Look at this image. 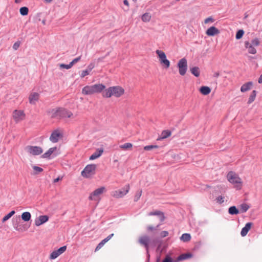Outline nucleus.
Wrapping results in <instances>:
<instances>
[{
	"label": "nucleus",
	"instance_id": "f257e3e1",
	"mask_svg": "<svg viewBox=\"0 0 262 262\" xmlns=\"http://www.w3.org/2000/svg\"><path fill=\"white\" fill-rule=\"evenodd\" d=\"M72 116L73 113L71 111L63 107H58L52 111L51 117L52 118L61 119L65 118H70Z\"/></svg>",
	"mask_w": 262,
	"mask_h": 262
},
{
	"label": "nucleus",
	"instance_id": "f03ea898",
	"mask_svg": "<svg viewBox=\"0 0 262 262\" xmlns=\"http://www.w3.org/2000/svg\"><path fill=\"white\" fill-rule=\"evenodd\" d=\"M105 88V86L103 84H95L90 86L86 85L82 89V93L84 95H92L94 93L101 92Z\"/></svg>",
	"mask_w": 262,
	"mask_h": 262
},
{
	"label": "nucleus",
	"instance_id": "7ed1b4c3",
	"mask_svg": "<svg viewBox=\"0 0 262 262\" xmlns=\"http://www.w3.org/2000/svg\"><path fill=\"white\" fill-rule=\"evenodd\" d=\"M97 165L94 164L87 165L81 171V176L85 178H89L96 173Z\"/></svg>",
	"mask_w": 262,
	"mask_h": 262
},
{
	"label": "nucleus",
	"instance_id": "20e7f679",
	"mask_svg": "<svg viewBox=\"0 0 262 262\" xmlns=\"http://www.w3.org/2000/svg\"><path fill=\"white\" fill-rule=\"evenodd\" d=\"M20 216H15L12 219V225L15 230L19 232H23L28 230L30 226L26 224H20Z\"/></svg>",
	"mask_w": 262,
	"mask_h": 262
},
{
	"label": "nucleus",
	"instance_id": "39448f33",
	"mask_svg": "<svg viewBox=\"0 0 262 262\" xmlns=\"http://www.w3.org/2000/svg\"><path fill=\"white\" fill-rule=\"evenodd\" d=\"M155 242V239L151 240L150 237L147 235L141 236L138 239V243L141 246H143L146 249L147 254H148L149 245Z\"/></svg>",
	"mask_w": 262,
	"mask_h": 262
},
{
	"label": "nucleus",
	"instance_id": "423d86ee",
	"mask_svg": "<svg viewBox=\"0 0 262 262\" xmlns=\"http://www.w3.org/2000/svg\"><path fill=\"white\" fill-rule=\"evenodd\" d=\"M178 67L180 74L184 76L186 74L187 69V60L185 58L180 59L178 63Z\"/></svg>",
	"mask_w": 262,
	"mask_h": 262
},
{
	"label": "nucleus",
	"instance_id": "0eeeda50",
	"mask_svg": "<svg viewBox=\"0 0 262 262\" xmlns=\"http://www.w3.org/2000/svg\"><path fill=\"white\" fill-rule=\"evenodd\" d=\"M26 149L28 153L33 156L39 155L43 151L41 147L37 146L29 145L27 146Z\"/></svg>",
	"mask_w": 262,
	"mask_h": 262
},
{
	"label": "nucleus",
	"instance_id": "6e6552de",
	"mask_svg": "<svg viewBox=\"0 0 262 262\" xmlns=\"http://www.w3.org/2000/svg\"><path fill=\"white\" fill-rule=\"evenodd\" d=\"M105 191L104 187H101L95 190L89 196V199L90 200L97 201L99 200V196Z\"/></svg>",
	"mask_w": 262,
	"mask_h": 262
},
{
	"label": "nucleus",
	"instance_id": "1a4fd4ad",
	"mask_svg": "<svg viewBox=\"0 0 262 262\" xmlns=\"http://www.w3.org/2000/svg\"><path fill=\"white\" fill-rule=\"evenodd\" d=\"M228 180L231 183H241V178L234 172L230 171L227 175Z\"/></svg>",
	"mask_w": 262,
	"mask_h": 262
},
{
	"label": "nucleus",
	"instance_id": "9d476101",
	"mask_svg": "<svg viewBox=\"0 0 262 262\" xmlns=\"http://www.w3.org/2000/svg\"><path fill=\"white\" fill-rule=\"evenodd\" d=\"M13 117L15 121L17 122L25 118V114L22 110H15L13 112Z\"/></svg>",
	"mask_w": 262,
	"mask_h": 262
},
{
	"label": "nucleus",
	"instance_id": "9b49d317",
	"mask_svg": "<svg viewBox=\"0 0 262 262\" xmlns=\"http://www.w3.org/2000/svg\"><path fill=\"white\" fill-rule=\"evenodd\" d=\"M129 184H127L121 189L118 191H116V198L123 197L129 191Z\"/></svg>",
	"mask_w": 262,
	"mask_h": 262
},
{
	"label": "nucleus",
	"instance_id": "f8f14e48",
	"mask_svg": "<svg viewBox=\"0 0 262 262\" xmlns=\"http://www.w3.org/2000/svg\"><path fill=\"white\" fill-rule=\"evenodd\" d=\"M49 219V217L47 215H40L38 217L35 219V225L36 226H40L41 225L48 222Z\"/></svg>",
	"mask_w": 262,
	"mask_h": 262
},
{
	"label": "nucleus",
	"instance_id": "ddd939ff",
	"mask_svg": "<svg viewBox=\"0 0 262 262\" xmlns=\"http://www.w3.org/2000/svg\"><path fill=\"white\" fill-rule=\"evenodd\" d=\"M62 136V134L58 130H54L50 137V141L53 143H56L59 140V138Z\"/></svg>",
	"mask_w": 262,
	"mask_h": 262
},
{
	"label": "nucleus",
	"instance_id": "4468645a",
	"mask_svg": "<svg viewBox=\"0 0 262 262\" xmlns=\"http://www.w3.org/2000/svg\"><path fill=\"white\" fill-rule=\"evenodd\" d=\"M113 236L114 234L112 233L110 234L108 236H107L106 238L103 239L102 241H101L96 247L95 251L96 252L99 250L104 245V244L106 242H107Z\"/></svg>",
	"mask_w": 262,
	"mask_h": 262
},
{
	"label": "nucleus",
	"instance_id": "2eb2a0df",
	"mask_svg": "<svg viewBox=\"0 0 262 262\" xmlns=\"http://www.w3.org/2000/svg\"><path fill=\"white\" fill-rule=\"evenodd\" d=\"M219 33L220 31L219 29L214 26L208 28L206 32V34L209 36H213L215 35L219 34Z\"/></svg>",
	"mask_w": 262,
	"mask_h": 262
},
{
	"label": "nucleus",
	"instance_id": "dca6fc26",
	"mask_svg": "<svg viewBox=\"0 0 262 262\" xmlns=\"http://www.w3.org/2000/svg\"><path fill=\"white\" fill-rule=\"evenodd\" d=\"M148 215L149 216H151V215L158 216L159 217L160 220L161 222H163L165 219L164 213L159 210H156L155 211L150 212L148 213Z\"/></svg>",
	"mask_w": 262,
	"mask_h": 262
},
{
	"label": "nucleus",
	"instance_id": "f3484780",
	"mask_svg": "<svg viewBox=\"0 0 262 262\" xmlns=\"http://www.w3.org/2000/svg\"><path fill=\"white\" fill-rule=\"evenodd\" d=\"M103 152V148H100L96 149V151L94 152L89 158L90 160H94L100 157Z\"/></svg>",
	"mask_w": 262,
	"mask_h": 262
},
{
	"label": "nucleus",
	"instance_id": "a211bd4d",
	"mask_svg": "<svg viewBox=\"0 0 262 262\" xmlns=\"http://www.w3.org/2000/svg\"><path fill=\"white\" fill-rule=\"evenodd\" d=\"M253 225V223L251 222L247 223L245 226L242 228V231L241 232V234L242 236H246L249 230L251 229L252 226Z\"/></svg>",
	"mask_w": 262,
	"mask_h": 262
},
{
	"label": "nucleus",
	"instance_id": "6ab92c4d",
	"mask_svg": "<svg viewBox=\"0 0 262 262\" xmlns=\"http://www.w3.org/2000/svg\"><path fill=\"white\" fill-rule=\"evenodd\" d=\"M114 93H115V86L109 88L104 91L102 94L103 97L110 98L113 95Z\"/></svg>",
	"mask_w": 262,
	"mask_h": 262
},
{
	"label": "nucleus",
	"instance_id": "aec40b11",
	"mask_svg": "<svg viewBox=\"0 0 262 262\" xmlns=\"http://www.w3.org/2000/svg\"><path fill=\"white\" fill-rule=\"evenodd\" d=\"M39 97V95L37 93H33L30 94L29 97V102L31 104L35 103V101L38 100Z\"/></svg>",
	"mask_w": 262,
	"mask_h": 262
},
{
	"label": "nucleus",
	"instance_id": "412c9836",
	"mask_svg": "<svg viewBox=\"0 0 262 262\" xmlns=\"http://www.w3.org/2000/svg\"><path fill=\"white\" fill-rule=\"evenodd\" d=\"M56 147L49 148L47 151L41 155V158L50 159L51 155L56 150Z\"/></svg>",
	"mask_w": 262,
	"mask_h": 262
},
{
	"label": "nucleus",
	"instance_id": "4be33fe9",
	"mask_svg": "<svg viewBox=\"0 0 262 262\" xmlns=\"http://www.w3.org/2000/svg\"><path fill=\"white\" fill-rule=\"evenodd\" d=\"M253 85V83L251 81L248 82L244 84L241 88V91L242 92H246L250 90L251 86Z\"/></svg>",
	"mask_w": 262,
	"mask_h": 262
},
{
	"label": "nucleus",
	"instance_id": "5701e85b",
	"mask_svg": "<svg viewBox=\"0 0 262 262\" xmlns=\"http://www.w3.org/2000/svg\"><path fill=\"white\" fill-rule=\"evenodd\" d=\"M245 47L248 49V53L250 54H255L256 53V50L250 44L249 41H246L245 43Z\"/></svg>",
	"mask_w": 262,
	"mask_h": 262
},
{
	"label": "nucleus",
	"instance_id": "b1692460",
	"mask_svg": "<svg viewBox=\"0 0 262 262\" xmlns=\"http://www.w3.org/2000/svg\"><path fill=\"white\" fill-rule=\"evenodd\" d=\"M191 257L192 254L190 253H183L178 257L177 260H176V262L185 260Z\"/></svg>",
	"mask_w": 262,
	"mask_h": 262
},
{
	"label": "nucleus",
	"instance_id": "393cba45",
	"mask_svg": "<svg viewBox=\"0 0 262 262\" xmlns=\"http://www.w3.org/2000/svg\"><path fill=\"white\" fill-rule=\"evenodd\" d=\"M21 219L25 222H28L31 220V214L29 212H24L21 214Z\"/></svg>",
	"mask_w": 262,
	"mask_h": 262
},
{
	"label": "nucleus",
	"instance_id": "a878e982",
	"mask_svg": "<svg viewBox=\"0 0 262 262\" xmlns=\"http://www.w3.org/2000/svg\"><path fill=\"white\" fill-rule=\"evenodd\" d=\"M200 91L202 94L204 95H207L210 93L211 89L208 86H202L200 88Z\"/></svg>",
	"mask_w": 262,
	"mask_h": 262
},
{
	"label": "nucleus",
	"instance_id": "bb28decb",
	"mask_svg": "<svg viewBox=\"0 0 262 262\" xmlns=\"http://www.w3.org/2000/svg\"><path fill=\"white\" fill-rule=\"evenodd\" d=\"M124 93V90L120 86H116V97H119Z\"/></svg>",
	"mask_w": 262,
	"mask_h": 262
},
{
	"label": "nucleus",
	"instance_id": "cd10ccee",
	"mask_svg": "<svg viewBox=\"0 0 262 262\" xmlns=\"http://www.w3.org/2000/svg\"><path fill=\"white\" fill-rule=\"evenodd\" d=\"M191 73L195 77H199L200 74V69L198 67H194L190 68Z\"/></svg>",
	"mask_w": 262,
	"mask_h": 262
},
{
	"label": "nucleus",
	"instance_id": "c85d7f7f",
	"mask_svg": "<svg viewBox=\"0 0 262 262\" xmlns=\"http://www.w3.org/2000/svg\"><path fill=\"white\" fill-rule=\"evenodd\" d=\"M228 212L231 215H236L239 213V211L235 206H233L229 208Z\"/></svg>",
	"mask_w": 262,
	"mask_h": 262
},
{
	"label": "nucleus",
	"instance_id": "c756f323",
	"mask_svg": "<svg viewBox=\"0 0 262 262\" xmlns=\"http://www.w3.org/2000/svg\"><path fill=\"white\" fill-rule=\"evenodd\" d=\"M171 132L170 130H164L162 131L161 133V137L160 138V139H158V140L165 139L169 137L171 135Z\"/></svg>",
	"mask_w": 262,
	"mask_h": 262
},
{
	"label": "nucleus",
	"instance_id": "7c9ffc66",
	"mask_svg": "<svg viewBox=\"0 0 262 262\" xmlns=\"http://www.w3.org/2000/svg\"><path fill=\"white\" fill-rule=\"evenodd\" d=\"M151 16L149 13H145L142 15L141 19L144 22H148L151 19Z\"/></svg>",
	"mask_w": 262,
	"mask_h": 262
},
{
	"label": "nucleus",
	"instance_id": "2f4dec72",
	"mask_svg": "<svg viewBox=\"0 0 262 262\" xmlns=\"http://www.w3.org/2000/svg\"><path fill=\"white\" fill-rule=\"evenodd\" d=\"M156 53L159 56V59H160V61H161V60H162L166 58V54H165V53L161 50H156Z\"/></svg>",
	"mask_w": 262,
	"mask_h": 262
},
{
	"label": "nucleus",
	"instance_id": "473e14b6",
	"mask_svg": "<svg viewBox=\"0 0 262 262\" xmlns=\"http://www.w3.org/2000/svg\"><path fill=\"white\" fill-rule=\"evenodd\" d=\"M256 93H257V92L255 90H253L251 94H250V95L249 96V99H248V104H250L254 101V100L256 98Z\"/></svg>",
	"mask_w": 262,
	"mask_h": 262
},
{
	"label": "nucleus",
	"instance_id": "72a5a7b5",
	"mask_svg": "<svg viewBox=\"0 0 262 262\" xmlns=\"http://www.w3.org/2000/svg\"><path fill=\"white\" fill-rule=\"evenodd\" d=\"M15 213V211L14 210L10 211L8 214H7L3 218L2 220V223H5V222H6L10 217H11Z\"/></svg>",
	"mask_w": 262,
	"mask_h": 262
},
{
	"label": "nucleus",
	"instance_id": "f704fd0d",
	"mask_svg": "<svg viewBox=\"0 0 262 262\" xmlns=\"http://www.w3.org/2000/svg\"><path fill=\"white\" fill-rule=\"evenodd\" d=\"M133 147V144L130 143H126L123 145L119 146V147L124 150L131 149Z\"/></svg>",
	"mask_w": 262,
	"mask_h": 262
},
{
	"label": "nucleus",
	"instance_id": "c9c22d12",
	"mask_svg": "<svg viewBox=\"0 0 262 262\" xmlns=\"http://www.w3.org/2000/svg\"><path fill=\"white\" fill-rule=\"evenodd\" d=\"M180 238L182 241L187 242L190 240L191 236L189 233H184L182 235Z\"/></svg>",
	"mask_w": 262,
	"mask_h": 262
},
{
	"label": "nucleus",
	"instance_id": "e433bc0d",
	"mask_svg": "<svg viewBox=\"0 0 262 262\" xmlns=\"http://www.w3.org/2000/svg\"><path fill=\"white\" fill-rule=\"evenodd\" d=\"M19 12L21 15L26 16L28 14L29 9L27 7H22L19 9Z\"/></svg>",
	"mask_w": 262,
	"mask_h": 262
},
{
	"label": "nucleus",
	"instance_id": "4c0bfd02",
	"mask_svg": "<svg viewBox=\"0 0 262 262\" xmlns=\"http://www.w3.org/2000/svg\"><path fill=\"white\" fill-rule=\"evenodd\" d=\"M249 208V206L246 203H243L240 205V209L242 213L246 212Z\"/></svg>",
	"mask_w": 262,
	"mask_h": 262
},
{
	"label": "nucleus",
	"instance_id": "58836bf2",
	"mask_svg": "<svg viewBox=\"0 0 262 262\" xmlns=\"http://www.w3.org/2000/svg\"><path fill=\"white\" fill-rule=\"evenodd\" d=\"M59 255H60V254L57 252V251L55 250L51 253V254L50 255V259H54L56 258Z\"/></svg>",
	"mask_w": 262,
	"mask_h": 262
},
{
	"label": "nucleus",
	"instance_id": "ea45409f",
	"mask_svg": "<svg viewBox=\"0 0 262 262\" xmlns=\"http://www.w3.org/2000/svg\"><path fill=\"white\" fill-rule=\"evenodd\" d=\"M244 34V31L243 30H239L238 31H237V32H236V38L237 39H241L243 35Z\"/></svg>",
	"mask_w": 262,
	"mask_h": 262
},
{
	"label": "nucleus",
	"instance_id": "a19ab883",
	"mask_svg": "<svg viewBox=\"0 0 262 262\" xmlns=\"http://www.w3.org/2000/svg\"><path fill=\"white\" fill-rule=\"evenodd\" d=\"M161 64H163L165 66V68L167 69L170 66V61L166 59V58L160 61Z\"/></svg>",
	"mask_w": 262,
	"mask_h": 262
},
{
	"label": "nucleus",
	"instance_id": "79ce46f5",
	"mask_svg": "<svg viewBox=\"0 0 262 262\" xmlns=\"http://www.w3.org/2000/svg\"><path fill=\"white\" fill-rule=\"evenodd\" d=\"M161 64H163L165 66V68L167 69L170 66V61L166 59V58L160 61Z\"/></svg>",
	"mask_w": 262,
	"mask_h": 262
},
{
	"label": "nucleus",
	"instance_id": "37998d69",
	"mask_svg": "<svg viewBox=\"0 0 262 262\" xmlns=\"http://www.w3.org/2000/svg\"><path fill=\"white\" fill-rule=\"evenodd\" d=\"M141 194H142V190H139L137 191L135 195L134 201L137 202L139 200L140 198L141 197Z\"/></svg>",
	"mask_w": 262,
	"mask_h": 262
},
{
	"label": "nucleus",
	"instance_id": "c03bdc74",
	"mask_svg": "<svg viewBox=\"0 0 262 262\" xmlns=\"http://www.w3.org/2000/svg\"><path fill=\"white\" fill-rule=\"evenodd\" d=\"M162 262H176V261H174L170 255H166Z\"/></svg>",
	"mask_w": 262,
	"mask_h": 262
},
{
	"label": "nucleus",
	"instance_id": "a18cd8bd",
	"mask_svg": "<svg viewBox=\"0 0 262 262\" xmlns=\"http://www.w3.org/2000/svg\"><path fill=\"white\" fill-rule=\"evenodd\" d=\"M158 147H159V146L158 145H147V146H144V149L145 150L148 151V150H150L154 148H158Z\"/></svg>",
	"mask_w": 262,
	"mask_h": 262
},
{
	"label": "nucleus",
	"instance_id": "49530a36",
	"mask_svg": "<svg viewBox=\"0 0 262 262\" xmlns=\"http://www.w3.org/2000/svg\"><path fill=\"white\" fill-rule=\"evenodd\" d=\"M32 168H33V170L36 171V172H35L36 174H38L39 172H41L43 171V170L42 168L39 167L37 166H33L32 167Z\"/></svg>",
	"mask_w": 262,
	"mask_h": 262
},
{
	"label": "nucleus",
	"instance_id": "de8ad7c7",
	"mask_svg": "<svg viewBox=\"0 0 262 262\" xmlns=\"http://www.w3.org/2000/svg\"><path fill=\"white\" fill-rule=\"evenodd\" d=\"M67 249V246H64L59 248L58 250H57V252L60 255L63 253Z\"/></svg>",
	"mask_w": 262,
	"mask_h": 262
},
{
	"label": "nucleus",
	"instance_id": "09e8293b",
	"mask_svg": "<svg viewBox=\"0 0 262 262\" xmlns=\"http://www.w3.org/2000/svg\"><path fill=\"white\" fill-rule=\"evenodd\" d=\"M60 67L61 68H64V69H70L72 67V65L71 64V63H70L68 64L62 63V64H61L60 65Z\"/></svg>",
	"mask_w": 262,
	"mask_h": 262
},
{
	"label": "nucleus",
	"instance_id": "8fccbe9b",
	"mask_svg": "<svg viewBox=\"0 0 262 262\" xmlns=\"http://www.w3.org/2000/svg\"><path fill=\"white\" fill-rule=\"evenodd\" d=\"M252 46H258L260 42L258 38H256L251 41Z\"/></svg>",
	"mask_w": 262,
	"mask_h": 262
},
{
	"label": "nucleus",
	"instance_id": "3c124183",
	"mask_svg": "<svg viewBox=\"0 0 262 262\" xmlns=\"http://www.w3.org/2000/svg\"><path fill=\"white\" fill-rule=\"evenodd\" d=\"M20 45V41H17L16 42H15L13 45V49L14 50H16L18 49V48L19 47Z\"/></svg>",
	"mask_w": 262,
	"mask_h": 262
},
{
	"label": "nucleus",
	"instance_id": "603ef678",
	"mask_svg": "<svg viewBox=\"0 0 262 262\" xmlns=\"http://www.w3.org/2000/svg\"><path fill=\"white\" fill-rule=\"evenodd\" d=\"M160 226V224L158 225L156 227H154L152 226H148L147 227V231H152L155 230H156L157 229V228H158Z\"/></svg>",
	"mask_w": 262,
	"mask_h": 262
},
{
	"label": "nucleus",
	"instance_id": "864d4df0",
	"mask_svg": "<svg viewBox=\"0 0 262 262\" xmlns=\"http://www.w3.org/2000/svg\"><path fill=\"white\" fill-rule=\"evenodd\" d=\"M216 201H217V202L219 203V204H222L224 201V197L222 196V195L219 196L216 198Z\"/></svg>",
	"mask_w": 262,
	"mask_h": 262
},
{
	"label": "nucleus",
	"instance_id": "5fc2aeb1",
	"mask_svg": "<svg viewBox=\"0 0 262 262\" xmlns=\"http://www.w3.org/2000/svg\"><path fill=\"white\" fill-rule=\"evenodd\" d=\"M90 74L88 71L86 70H83L81 72V73L80 74V77L81 78L84 77L85 76L88 75Z\"/></svg>",
	"mask_w": 262,
	"mask_h": 262
},
{
	"label": "nucleus",
	"instance_id": "6e6d98bb",
	"mask_svg": "<svg viewBox=\"0 0 262 262\" xmlns=\"http://www.w3.org/2000/svg\"><path fill=\"white\" fill-rule=\"evenodd\" d=\"M214 21V19L211 16H210V17H209L206 18L204 20V23L208 24L209 22L213 23Z\"/></svg>",
	"mask_w": 262,
	"mask_h": 262
},
{
	"label": "nucleus",
	"instance_id": "4d7b16f0",
	"mask_svg": "<svg viewBox=\"0 0 262 262\" xmlns=\"http://www.w3.org/2000/svg\"><path fill=\"white\" fill-rule=\"evenodd\" d=\"M168 235V232L167 231H163L160 233V236L162 238L166 237Z\"/></svg>",
	"mask_w": 262,
	"mask_h": 262
},
{
	"label": "nucleus",
	"instance_id": "13d9d810",
	"mask_svg": "<svg viewBox=\"0 0 262 262\" xmlns=\"http://www.w3.org/2000/svg\"><path fill=\"white\" fill-rule=\"evenodd\" d=\"M81 59V56H79L75 59H74L70 63L72 65V66L75 64V63L79 61Z\"/></svg>",
	"mask_w": 262,
	"mask_h": 262
},
{
	"label": "nucleus",
	"instance_id": "bf43d9fd",
	"mask_svg": "<svg viewBox=\"0 0 262 262\" xmlns=\"http://www.w3.org/2000/svg\"><path fill=\"white\" fill-rule=\"evenodd\" d=\"M94 68V64L93 63H90L87 68L86 70L89 71V73L92 70V69Z\"/></svg>",
	"mask_w": 262,
	"mask_h": 262
},
{
	"label": "nucleus",
	"instance_id": "052dcab7",
	"mask_svg": "<svg viewBox=\"0 0 262 262\" xmlns=\"http://www.w3.org/2000/svg\"><path fill=\"white\" fill-rule=\"evenodd\" d=\"M123 4L126 6V8H124L125 11L128 10L129 3L127 0H124Z\"/></svg>",
	"mask_w": 262,
	"mask_h": 262
},
{
	"label": "nucleus",
	"instance_id": "680f3d73",
	"mask_svg": "<svg viewBox=\"0 0 262 262\" xmlns=\"http://www.w3.org/2000/svg\"><path fill=\"white\" fill-rule=\"evenodd\" d=\"M62 177H58L54 180V183H57L62 179Z\"/></svg>",
	"mask_w": 262,
	"mask_h": 262
},
{
	"label": "nucleus",
	"instance_id": "e2e57ef3",
	"mask_svg": "<svg viewBox=\"0 0 262 262\" xmlns=\"http://www.w3.org/2000/svg\"><path fill=\"white\" fill-rule=\"evenodd\" d=\"M219 76H220V73H219V72H215V73H214V74H213V77H216V78H217V77H218Z\"/></svg>",
	"mask_w": 262,
	"mask_h": 262
},
{
	"label": "nucleus",
	"instance_id": "0e129e2a",
	"mask_svg": "<svg viewBox=\"0 0 262 262\" xmlns=\"http://www.w3.org/2000/svg\"><path fill=\"white\" fill-rule=\"evenodd\" d=\"M258 82L259 83H262V74L259 77Z\"/></svg>",
	"mask_w": 262,
	"mask_h": 262
},
{
	"label": "nucleus",
	"instance_id": "69168bd1",
	"mask_svg": "<svg viewBox=\"0 0 262 262\" xmlns=\"http://www.w3.org/2000/svg\"><path fill=\"white\" fill-rule=\"evenodd\" d=\"M21 0H15V3L16 4L20 3Z\"/></svg>",
	"mask_w": 262,
	"mask_h": 262
},
{
	"label": "nucleus",
	"instance_id": "338daca9",
	"mask_svg": "<svg viewBox=\"0 0 262 262\" xmlns=\"http://www.w3.org/2000/svg\"><path fill=\"white\" fill-rule=\"evenodd\" d=\"M47 3H50L52 1V0H44Z\"/></svg>",
	"mask_w": 262,
	"mask_h": 262
},
{
	"label": "nucleus",
	"instance_id": "774afa93",
	"mask_svg": "<svg viewBox=\"0 0 262 262\" xmlns=\"http://www.w3.org/2000/svg\"><path fill=\"white\" fill-rule=\"evenodd\" d=\"M42 24H45V23H46V20H43L42 21Z\"/></svg>",
	"mask_w": 262,
	"mask_h": 262
}]
</instances>
